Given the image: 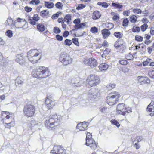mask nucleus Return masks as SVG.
<instances>
[{"mask_svg": "<svg viewBox=\"0 0 154 154\" xmlns=\"http://www.w3.org/2000/svg\"><path fill=\"white\" fill-rule=\"evenodd\" d=\"M116 87V85L114 83H110L108 85L106 88L108 90H110Z\"/></svg>", "mask_w": 154, "mask_h": 154, "instance_id": "34", "label": "nucleus"}, {"mask_svg": "<svg viewBox=\"0 0 154 154\" xmlns=\"http://www.w3.org/2000/svg\"><path fill=\"white\" fill-rule=\"evenodd\" d=\"M143 38L140 36L136 35L135 37V40L137 41L140 42L143 40Z\"/></svg>", "mask_w": 154, "mask_h": 154, "instance_id": "53", "label": "nucleus"}, {"mask_svg": "<svg viewBox=\"0 0 154 154\" xmlns=\"http://www.w3.org/2000/svg\"><path fill=\"white\" fill-rule=\"evenodd\" d=\"M154 103L153 101H152L148 106L147 108V111L151 112L150 114V115L151 116L154 115V107L153 106Z\"/></svg>", "mask_w": 154, "mask_h": 154, "instance_id": "20", "label": "nucleus"}, {"mask_svg": "<svg viewBox=\"0 0 154 154\" xmlns=\"http://www.w3.org/2000/svg\"><path fill=\"white\" fill-rule=\"evenodd\" d=\"M133 12L134 13L139 14L141 13L142 11L140 10V9L136 8L133 9Z\"/></svg>", "mask_w": 154, "mask_h": 154, "instance_id": "55", "label": "nucleus"}, {"mask_svg": "<svg viewBox=\"0 0 154 154\" xmlns=\"http://www.w3.org/2000/svg\"><path fill=\"white\" fill-rule=\"evenodd\" d=\"M123 14L125 16H128L130 14V11L129 10L123 12Z\"/></svg>", "mask_w": 154, "mask_h": 154, "instance_id": "62", "label": "nucleus"}, {"mask_svg": "<svg viewBox=\"0 0 154 154\" xmlns=\"http://www.w3.org/2000/svg\"><path fill=\"white\" fill-rule=\"evenodd\" d=\"M45 104L48 109L52 108L55 105L54 100H51L49 98L47 97L45 100Z\"/></svg>", "mask_w": 154, "mask_h": 154, "instance_id": "13", "label": "nucleus"}, {"mask_svg": "<svg viewBox=\"0 0 154 154\" xmlns=\"http://www.w3.org/2000/svg\"><path fill=\"white\" fill-rule=\"evenodd\" d=\"M15 26L17 28H22L25 29L28 27V23L24 19L18 18L14 21Z\"/></svg>", "mask_w": 154, "mask_h": 154, "instance_id": "8", "label": "nucleus"}, {"mask_svg": "<svg viewBox=\"0 0 154 154\" xmlns=\"http://www.w3.org/2000/svg\"><path fill=\"white\" fill-rule=\"evenodd\" d=\"M6 35L9 38H11L13 35V33L12 31L10 30H7L6 32Z\"/></svg>", "mask_w": 154, "mask_h": 154, "instance_id": "41", "label": "nucleus"}, {"mask_svg": "<svg viewBox=\"0 0 154 154\" xmlns=\"http://www.w3.org/2000/svg\"><path fill=\"white\" fill-rule=\"evenodd\" d=\"M114 46L117 48H121L123 46L122 44L120 43V42L119 41H116L114 44Z\"/></svg>", "mask_w": 154, "mask_h": 154, "instance_id": "35", "label": "nucleus"}, {"mask_svg": "<svg viewBox=\"0 0 154 154\" xmlns=\"http://www.w3.org/2000/svg\"><path fill=\"white\" fill-rule=\"evenodd\" d=\"M44 3L45 6L48 8H51L54 6V4L53 2L45 1Z\"/></svg>", "mask_w": 154, "mask_h": 154, "instance_id": "28", "label": "nucleus"}, {"mask_svg": "<svg viewBox=\"0 0 154 154\" xmlns=\"http://www.w3.org/2000/svg\"><path fill=\"white\" fill-rule=\"evenodd\" d=\"M69 32L68 31H65L63 33V36L64 37H66L69 35Z\"/></svg>", "mask_w": 154, "mask_h": 154, "instance_id": "60", "label": "nucleus"}, {"mask_svg": "<svg viewBox=\"0 0 154 154\" xmlns=\"http://www.w3.org/2000/svg\"><path fill=\"white\" fill-rule=\"evenodd\" d=\"M38 29L40 32H43L45 30V27L43 24L40 23L37 25Z\"/></svg>", "mask_w": 154, "mask_h": 154, "instance_id": "30", "label": "nucleus"}, {"mask_svg": "<svg viewBox=\"0 0 154 154\" xmlns=\"http://www.w3.org/2000/svg\"><path fill=\"white\" fill-rule=\"evenodd\" d=\"M72 43L73 42L75 45L77 46L79 45V43L78 42V39L77 38H74L72 39Z\"/></svg>", "mask_w": 154, "mask_h": 154, "instance_id": "40", "label": "nucleus"}, {"mask_svg": "<svg viewBox=\"0 0 154 154\" xmlns=\"http://www.w3.org/2000/svg\"><path fill=\"white\" fill-rule=\"evenodd\" d=\"M23 54H18L17 55L15 60L20 65H22L25 62Z\"/></svg>", "mask_w": 154, "mask_h": 154, "instance_id": "14", "label": "nucleus"}, {"mask_svg": "<svg viewBox=\"0 0 154 154\" xmlns=\"http://www.w3.org/2000/svg\"><path fill=\"white\" fill-rule=\"evenodd\" d=\"M71 83L74 87H77L80 86L82 84L81 82L79 81V78L77 77L71 80Z\"/></svg>", "mask_w": 154, "mask_h": 154, "instance_id": "19", "label": "nucleus"}, {"mask_svg": "<svg viewBox=\"0 0 154 154\" xmlns=\"http://www.w3.org/2000/svg\"><path fill=\"white\" fill-rule=\"evenodd\" d=\"M124 110H125L124 104L121 103L118 105L116 108V112L120 114L122 111Z\"/></svg>", "mask_w": 154, "mask_h": 154, "instance_id": "23", "label": "nucleus"}, {"mask_svg": "<svg viewBox=\"0 0 154 154\" xmlns=\"http://www.w3.org/2000/svg\"><path fill=\"white\" fill-rule=\"evenodd\" d=\"M101 14L97 11H95L92 15V17L93 20H97L99 19L101 17Z\"/></svg>", "mask_w": 154, "mask_h": 154, "instance_id": "24", "label": "nucleus"}, {"mask_svg": "<svg viewBox=\"0 0 154 154\" xmlns=\"http://www.w3.org/2000/svg\"><path fill=\"white\" fill-rule=\"evenodd\" d=\"M49 14V11L47 10H45L42 11L40 12V15L41 16L47 17Z\"/></svg>", "mask_w": 154, "mask_h": 154, "instance_id": "31", "label": "nucleus"}, {"mask_svg": "<svg viewBox=\"0 0 154 154\" xmlns=\"http://www.w3.org/2000/svg\"><path fill=\"white\" fill-rule=\"evenodd\" d=\"M85 144L87 146H89L92 149L95 150L97 148L98 143H96L93 138L86 141Z\"/></svg>", "mask_w": 154, "mask_h": 154, "instance_id": "11", "label": "nucleus"}, {"mask_svg": "<svg viewBox=\"0 0 154 154\" xmlns=\"http://www.w3.org/2000/svg\"><path fill=\"white\" fill-rule=\"evenodd\" d=\"M111 122L112 123L116 125L118 127H119L120 126V124L119 122L115 119H112L111 121Z\"/></svg>", "mask_w": 154, "mask_h": 154, "instance_id": "39", "label": "nucleus"}, {"mask_svg": "<svg viewBox=\"0 0 154 154\" xmlns=\"http://www.w3.org/2000/svg\"><path fill=\"white\" fill-rule=\"evenodd\" d=\"M5 23L6 26L10 27L11 29L13 28L14 27V25L15 26L14 22L13 23L12 18L10 17H8Z\"/></svg>", "mask_w": 154, "mask_h": 154, "instance_id": "21", "label": "nucleus"}, {"mask_svg": "<svg viewBox=\"0 0 154 154\" xmlns=\"http://www.w3.org/2000/svg\"><path fill=\"white\" fill-rule=\"evenodd\" d=\"M40 2L39 0H32L30 3L34 5H37L40 3Z\"/></svg>", "mask_w": 154, "mask_h": 154, "instance_id": "50", "label": "nucleus"}, {"mask_svg": "<svg viewBox=\"0 0 154 154\" xmlns=\"http://www.w3.org/2000/svg\"><path fill=\"white\" fill-rule=\"evenodd\" d=\"M88 124L86 122H84L78 123L76 126L77 129L81 131H84L88 128Z\"/></svg>", "mask_w": 154, "mask_h": 154, "instance_id": "12", "label": "nucleus"}, {"mask_svg": "<svg viewBox=\"0 0 154 154\" xmlns=\"http://www.w3.org/2000/svg\"><path fill=\"white\" fill-rule=\"evenodd\" d=\"M25 10L27 12H29L32 10V8L26 6L24 8Z\"/></svg>", "mask_w": 154, "mask_h": 154, "instance_id": "61", "label": "nucleus"}, {"mask_svg": "<svg viewBox=\"0 0 154 154\" xmlns=\"http://www.w3.org/2000/svg\"><path fill=\"white\" fill-rule=\"evenodd\" d=\"M39 19V17H38V15L35 14L33 17H30L28 18L29 22L31 24L35 25L36 24V22L38 21Z\"/></svg>", "mask_w": 154, "mask_h": 154, "instance_id": "16", "label": "nucleus"}, {"mask_svg": "<svg viewBox=\"0 0 154 154\" xmlns=\"http://www.w3.org/2000/svg\"><path fill=\"white\" fill-rule=\"evenodd\" d=\"M112 5L114 7L115 9H117L119 10V11L122 10V9L123 7V5H121L119 3H112Z\"/></svg>", "mask_w": 154, "mask_h": 154, "instance_id": "27", "label": "nucleus"}, {"mask_svg": "<svg viewBox=\"0 0 154 154\" xmlns=\"http://www.w3.org/2000/svg\"><path fill=\"white\" fill-rule=\"evenodd\" d=\"M108 67L109 66L108 65L104 63L100 64L99 66V69L101 71H105Z\"/></svg>", "mask_w": 154, "mask_h": 154, "instance_id": "25", "label": "nucleus"}, {"mask_svg": "<svg viewBox=\"0 0 154 154\" xmlns=\"http://www.w3.org/2000/svg\"><path fill=\"white\" fill-rule=\"evenodd\" d=\"M49 71L45 67H40L38 69L33 70L32 74L33 77L38 78H45L49 75Z\"/></svg>", "mask_w": 154, "mask_h": 154, "instance_id": "1", "label": "nucleus"}, {"mask_svg": "<svg viewBox=\"0 0 154 154\" xmlns=\"http://www.w3.org/2000/svg\"><path fill=\"white\" fill-rule=\"evenodd\" d=\"M56 38L58 40L60 41L62 40L63 39L62 36L58 34L56 35Z\"/></svg>", "mask_w": 154, "mask_h": 154, "instance_id": "58", "label": "nucleus"}, {"mask_svg": "<svg viewBox=\"0 0 154 154\" xmlns=\"http://www.w3.org/2000/svg\"><path fill=\"white\" fill-rule=\"evenodd\" d=\"M137 80L138 82L140 83V85L148 83L150 82V80L146 77L139 76L137 78Z\"/></svg>", "mask_w": 154, "mask_h": 154, "instance_id": "15", "label": "nucleus"}, {"mask_svg": "<svg viewBox=\"0 0 154 154\" xmlns=\"http://www.w3.org/2000/svg\"><path fill=\"white\" fill-rule=\"evenodd\" d=\"M64 43L65 45L70 46L72 45V41L71 40L66 39L64 41Z\"/></svg>", "mask_w": 154, "mask_h": 154, "instance_id": "36", "label": "nucleus"}, {"mask_svg": "<svg viewBox=\"0 0 154 154\" xmlns=\"http://www.w3.org/2000/svg\"><path fill=\"white\" fill-rule=\"evenodd\" d=\"M80 20L78 18L75 19L73 23L75 24L76 25H78L80 23Z\"/></svg>", "mask_w": 154, "mask_h": 154, "instance_id": "56", "label": "nucleus"}, {"mask_svg": "<svg viewBox=\"0 0 154 154\" xmlns=\"http://www.w3.org/2000/svg\"><path fill=\"white\" fill-rule=\"evenodd\" d=\"M86 6L85 5L82 4H79L78 5V6H77L76 9L78 10L82 9Z\"/></svg>", "mask_w": 154, "mask_h": 154, "instance_id": "44", "label": "nucleus"}, {"mask_svg": "<svg viewBox=\"0 0 154 154\" xmlns=\"http://www.w3.org/2000/svg\"><path fill=\"white\" fill-rule=\"evenodd\" d=\"M137 17L136 16L133 15L131 16L130 17V21L132 23H135L137 20Z\"/></svg>", "mask_w": 154, "mask_h": 154, "instance_id": "37", "label": "nucleus"}, {"mask_svg": "<svg viewBox=\"0 0 154 154\" xmlns=\"http://www.w3.org/2000/svg\"><path fill=\"white\" fill-rule=\"evenodd\" d=\"M119 63L121 65H126L128 64V62L125 59H122L119 60Z\"/></svg>", "mask_w": 154, "mask_h": 154, "instance_id": "47", "label": "nucleus"}, {"mask_svg": "<svg viewBox=\"0 0 154 154\" xmlns=\"http://www.w3.org/2000/svg\"><path fill=\"white\" fill-rule=\"evenodd\" d=\"M100 78L98 76L91 74L87 77L86 84L89 87H91L99 84L100 82Z\"/></svg>", "mask_w": 154, "mask_h": 154, "instance_id": "5", "label": "nucleus"}, {"mask_svg": "<svg viewBox=\"0 0 154 154\" xmlns=\"http://www.w3.org/2000/svg\"><path fill=\"white\" fill-rule=\"evenodd\" d=\"M133 55L130 53H129L126 55V58L127 60H131L133 59Z\"/></svg>", "mask_w": 154, "mask_h": 154, "instance_id": "49", "label": "nucleus"}, {"mask_svg": "<svg viewBox=\"0 0 154 154\" xmlns=\"http://www.w3.org/2000/svg\"><path fill=\"white\" fill-rule=\"evenodd\" d=\"M55 6L57 8L62 9L63 5L62 3L60 2H58L55 4Z\"/></svg>", "mask_w": 154, "mask_h": 154, "instance_id": "46", "label": "nucleus"}, {"mask_svg": "<svg viewBox=\"0 0 154 154\" xmlns=\"http://www.w3.org/2000/svg\"><path fill=\"white\" fill-rule=\"evenodd\" d=\"M125 110L126 112L127 113H129L132 112V109L131 108L128 107L127 108H125Z\"/></svg>", "mask_w": 154, "mask_h": 154, "instance_id": "63", "label": "nucleus"}, {"mask_svg": "<svg viewBox=\"0 0 154 154\" xmlns=\"http://www.w3.org/2000/svg\"><path fill=\"white\" fill-rule=\"evenodd\" d=\"M53 31L54 33L57 34L60 33L61 32V30L59 28L55 27L54 28Z\"/></svg>", "mask_w": 154, "mask_h": 154, "instance_id": "45", "label": "nucleus"}, {"mask_svg": "<svg viewBox=\"0 0 154 154\" xmlns=\"http://www.w3.org/2000/svg\"><path fill=\"white\" fill-rule=\"evenodd\" d=\"M15 83L16 84L21 85L23 83V79L20 77H18L15 80Z\"/></svg>", "mask_w": 154, "mask_h": 154, "instance_id": "29", "label": "nucleus"}, {"mask_svg": "<svg viewBox=\"0 0 154 154\" xmlns=\"http://www.w3.org/2000/svg\"><path fill=\"white\" fill-rule=\"evenodd\" d=\"M86 24L84 23H79L78 25H75L74 26V27L75 29H79L82 28L85 26Z\"/></svg>", "mask_w": 154, "mask_h": 154, "instance_id": "33", "label": "nucleus"}, {"mask_svg": "<svg viewBox=\"0 0 154 154\" xmlns=\"http://www.w3.org/2000/svg\"><path fill=\"white\" fill-rule=\"evenodd\" d=\"M71 19V17L70 15H67L65 16L63 21L67 23H69L70 22Z\"/></svg>", "mask_w": 154, "mask_h": 154, "instance_id": "32", "label": "nucleus"}, {"mask_svg": "<svg viewBox=\"0 0 154 154\" xmlns=\"http://www.w3.org/2000/svg\"><path fill=\"white\" fill-rule=\"evenodd\" d=\"M148 74L150 77L154 79V70H152L149 72Z\"/></svg>", "mask_w": 154, "mask_h": 154, "instance_id": "57", "label": "nucleus"}, {"mask_svg": "<svg viewBox=\"0 0 154 154\" xmlns=\"http://www.w3.org/2000/svg\"><path fill=\"white\" fill-rule=\"evenodd\" d=\"M41 49H33L29 51L27 53V56L29 60L33 63H35L40 60L42 56Z\"/></svg>", "mask_w": 154, "mask_h": 154, "instance_id": "2", "label": "nucleus"}, {"mask_svg": "<svg viewBox=\"0 0 154 154\" xmlns=\"http://www.w3.org/2000/svg\"><path fill=\"white\" fill-rule=\"evenodd\" d=\"M58 116L56 115L53 116L51 118L47 119L45 122L46 127L49 129H52L55 126H57L60 121V119L58 118Z\"/></svg>", "mask_w": 154, "mask_h": 154, "instance_id": "3", "label": "nucleus"}, {"mask_svg": "<svg viewBox=\"0 0 154 154\" xmlns=\"http://www.w3.org/2000/svg\"><path fill=\"white\" fill-rule=\"evenodd\" d=\"M152 60L149 58H147L146 61H144L143 63L144 66H146L149 64H150V62L152 61Z\"/></svg>", "mask_w": 154, "mask_h": 154, "instance_id": "42", "label": "nucleus"}, {"mask_svg": "<svg viewBox=\"0 0 154 154\" xmlns=\"http://www.w3.org/2000/svg\"><path fill=\"white\" fill-rule=\"evenodd\" d=\"M59 60L64 66H66L72 63L71 58L66 53H62L60 55Z\"/></svg>", "mask_w": 154, "mask_h": 154, "instance_id": "7", "label": "nucleus"}, {"mask_svg": "<svg viewBox=\"0 0 154 154\" xmlns=\"http://www.w3.org/2000/svg\"><path fill=\"white\" fill-rule=\"evenodd\" d=\"M150 33L151 35H154V28L152 27L151 28L150 31Z\"/></svg>", "mask_w": 154, "mask_h": 154, "instance_id": "64", "label": "nucleus"}, {"mask_svg": "<svg viewBox=\"0 0 154 154\" xmlns=\"http://www.w3.org/2000/svg\"><path fill=\"white\" fill-rule=\"evenodd\" d=\"M140 30V28L139 27L134 26L132 29V31L134 32H138Z\"/></svg>", "mask_w": 154, "mask_h": 154, "instance_id": "48", "label": "nucleus"}, {"mask_svg": "<svg viewBox=\"0 0 154 154\" xmlns=\"http://www.w3.org/2000/svg\"><path fill=\"white\" fill-rule=\"evenodd\" d=\"M83 62L85 64H87L92 68L96 67L98 64L97 60L93 58H90L88 59H85Z\"/></svg>", "mask_w": 154, "mask_h": 154, "instance_id": "9", "label": "nucleus"}, {"mask_svg": "<svg viewBox=\"0 0 154 154\" xmlns=\"http://www.w3.org/2000/svg\"><path fill=\"white\" fill-rule=\"evenodd\" d=\"M13 119H9L6 121V122H3L5 125L6 128H10L11 127L13 126L14 125V121H12Z\"/></svg>", "mask_w": 154, "mask_h": 154, "instance_id": "22", "label": "nucleus"}, {"mask_svg": "<svg viewBox=\"0 0 154 154\" xmlns=\"http://www.w3.org/2000/svg\"><path fill=\"white\" fill-rule=\"evenodd\" d=\"M2 117H4L3 119V122H6V121L9 119H13L12 116H10L9 113L6 111H3L2 113Z\"/></svg>", "mask_w": 154, "mask_h": 154, "instance_id": "17", "label": "nucleus"}, {"mask_svg": "<svg viewBox=\"0 0 154 154\" xmlns=\"http://www.w3.org/2000/svg\"><path fill=\"white\" fill-rule=\"evenodd\" d=\"M86 141L87 140V139L89 140L90 139L93 138L92 137V135L89 132H88L86 134Z\"/></svg>", "mask_w": 154, "mask_h": 154, "instance_id": "54", "label": "nucleus"}, {"mask_svg": "<svg viewBox=\"0 0 154 154\" xmlns=\"http://www.w3.org/2000/svg\"><path fill=\"white\" fill-rule=\"evenodd\" d=\"M102 33L104 39L109 36L110 34V32L107 29H105L102 30Z\"/></svg>", "mask_w": 154, "mask_h": 154, "instance_id": "26", "label": "nucleus"}, {"mask_svg": "<svg viewBox=\"0 0 154 154\" xmlns=\"http://www.w3.org/2000/svg\"><path fill=\"white\" fill-rule=\"evenodd\" d=\"M120 97V94L117 92H113L109 94L107 97V103L110 106L116 104L119 100Z\"/></svg>", "mask_w": 154, "mask_h": 154, "instance_id": "4", "label": "nucleus"}, {"mask_svg": "<svg viewBox=\"0 0 154 154\" xmlns=\"http://www.w3.org/2000/svg\"><path fill=\"white\" fill-rule=\"evenodd\" d=\"M114 35L115 36L118 38H120L122 37V35L119 32H114Z\"/></svg>", "mask_w": 154, "mask_h": 154, "instance_id": "52", "label": "nucleus"}, {"mask_svg": "<svg viewBox=\"0 0 154 154\" xmlns=\"http://www.w3.org/2000/svg\"><path fill=\"white\" fill-rule=\"evenodd\" d=\"M98 94L97 91L96 90H95L94 91H90L88 93V97L90 100H93L96 98Z\"/></svg>", "mask_w": 154, "mask_h": 154, "instance_id": "18", "label": "nucleus"}, {"mask_svg": "<svg viewBox=\"0 0 154 154\" xmlns=\"http://www.w3.org/2000/svg\"><path fill=\"white\" fill-rule=\"evenodd\" d=\"M23 111L25 115L28 117H31L34 115L35 112V107L32 105H26L24 106Z\"/></svg>", "mask_w": 154, "mask_h": 154, "instance_id": "6", "label": "nucleus"}, {"mask_svg": "<svg viewBox=\"0 0 154 154\" xmlns=\"http://www.w3.org/2000/svg\"><path fill=\"white\" fill-rule=\"evenodd\" d=\"M98 30L97 28L96 27H91L90 29V31L93 33L95 34L98 32Z\"/></svg>", "mask_w": 154, "mask_h": 154, "instance_id": "38", "label": "nucleus"}, {"mask_svg": "<svg viewBox=\"0 0 154 154\" xmlns=\"http://www.w3.org/2000/svg\"><path fill=\"white\" fill-rule=\"evenodd\" d=\"M111 51V50L109 48H106L104 51L105 54L108 55Z\"/></svg>", "mask_w": 154, "mask_h": 154, "instance_id": "59", "label": "nucleus"}, {"mask_svg": "<svg viewBox=\"0 0 154 154\" xmlns=\"http://www.w3.org/2000/svg\"><path fill=\"white\" fill-rule=\"evenodd\" d=\"M148 27V26L146 24H144L141 26V30L143 31H145Z\"/></svg>", "mask_w": 154, "mask_h": 154, "instance_id": "51", "label": "nucleus"}, {"mask_svg": "<svg viewBox=\"0 0 154 154\" xmlns=\"http://www.w3.org/2000/svg\"><path fill=\"white\" fill-rule=\"evenodd\" d=\"M129 23V20L127 18L124 19L122 23V26H127Z\"/></svg>", "mask_w": 154, "mask_h": 154, "instance_id": "43", "label": "nucleus"}, {"mask_svg": "<svg viewBox=\"0 0 154 154\" xmlns=\"http://www.w3.org/2000/svg\"><path fill=\"white\" fill-rule=\"evenodd\" d=\"M53 150H51V153L53 154H63L66 153V150L60 145H55L54 146Z\"/></svg>", "mask_w": 154, "mask_h": 154, "instance_id": "10", "label": "nucleus"}]
</instances>
